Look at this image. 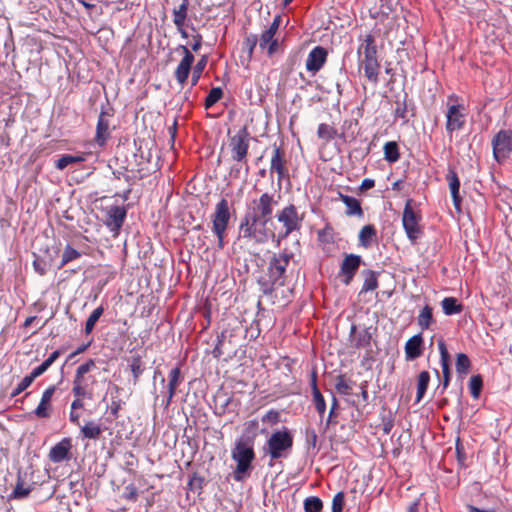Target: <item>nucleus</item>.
<instances>
[{
    "label": "nucleus",
    "mask_w": 512,
    "mask_h": 512,
    "mask_svg": "<svg viewBox=\"0 0 512 512\" xmlns=\"http://www.w3.org/2000/svg\"><path fill=\"white\" fill-rule=\"evenodd\" d=\"M278 204L273 194L263 193L251 203V208L245 213L239 233L243 238L253 239L257 243L268 241L270 232L267 224L272 218L274 207Z\"/></svg>",
    "instance_id": "f257e3e1"
},
{
    "label": "nucleus",
    "mask_w": 512,
    "mask_h": 512,
    "mask_svg": "<svg viewBox=\"0 0 512 512\" xmlns=\"http://www.w3.org/2000/svg\"><path fill=\"white\" fill-rule=\"evenodd\" d=\"M231 457L236 463L233 479L242 482L250 477L253 469L252 463L255 459L253 443L243 438L237 440L231 451Z\"/></svg>",
    "instance_id": "f03ea898"
},
{
    "label": "nucleus",
    "mask_w": 512,
    "mask_h": 512,
    "mask_svg": "<svg viewBox=\"0 0 512 512\" xmlns=\"http://www.w3.org/2000/svg\"><path fill=\"white\" fill-rule=\"evenodd\" d=\"M95 366V361L93 359H89L77 368L72 387V393L76 397L75 400L71 403L72 411L83 408V398L92 399L93 393L92 390L89 389V378H86L85 375L92 371Z\"/></svg>",
    "instance_id": "7ed1b4c3"
},
{
    "label": "nucleus",
    "mask_w": 512,
    "mask_h": 512,
    "mask_svg": "<svg viewBox=\"0 0 512 512\" xmlns=\"http://www.w3.org/2000/svg\"><path fill=\"white\" fill-rule=\"evenodd\" d=\"M358 55L359 57L363 56L361 63L367 79L373 83H377L380 65L377 60V47L373 35L367 34L364 36L358 48Z\"/></svg>",
    "instance_id": "20e7f679"
},
{
    "label": "nucleus",
    "mask_w": 512,
    "mask_h": 512,
    "mask_svg": "<svg viewBox=\"0 0 512 512\" xmlns=\"http://www.w3.org/2000/svg\"><path fill=\"white\" fill-rule=\"evenodd\" d=\"M231 220L230 206L226 199L222 198L216 205L211 215L212 232L216 235L218 249H223L226 230Z\"/></svg>",
    "instance_id": "39448f33"
},
{
    "label": "nucleus",
    "mask_w": 512,
    "mask_h": 512,
    "mask_svg": "<svg viewBox=\"0 0 512 512\" xmlns=\"http://www.w3.org/2000/svg\"><path fill=\"white\" fill-rule=\"evenodd\" d=\"M276 219L284 229L283 232L278 234L277 243L279 244L281 239L286 238L294 231L300 230L303 216L299 214L295 205L289 204L277 212Z\"/></svg>",
    "instance_id": "423d86ee"
},
{
    "label": "nucleus",
    "mask_w": 512,
    "mask_h": 512,
    "mask_svg": "<svg viewBox=\"0 0 512 512\" xmlns=\"http://www.w3.org/2000/svg\"><path fill=\"white\" fill-rule=\"evenodd\" d=\"M293 445V437L291 433L284 428L281 431L272 433L267 441L268 454L272 460L284 458L291 450Z\"/></svg>",
    "instance_id": "0eeeda50"
},
{
    "label": "nucleus",
    "mask_w": 512,
    "mask_h": 512,
    "mask_svg": "<svg viewBox=\"0 0 512 512\" xmlns=\"http://www.w3.org/2000/svg\"><path fill=\"white\" fill-rule=\"evenodd\" d=\"M421 216L416 213L412 207V200H408L405 204L402 214V224L408 239L415 243V241L422 234L421 226L419 224Z\"/></svg>",
    "instance_id": "6e6552de"
},
{
    "label": "nucleus",
    "mask_w": 512,
    "mask_h": 512,
    "mask_svg": "<svg viewBox=\"0 0 512 512\" xmlns=\"http://www.w3.org/2000/svg\"><path fill=\"white\" fill-rule=\"evenodd\" d=\"M250 143V134L246 127L239 129L229 140L231 157L234 161H246Z\"/></svg>",
    "instance_id": "1a4fd4ad"
},
{
    "label": "nucleus",
    "mask_w": 512,
    "mask_h": 512,
    "mask_svg": "<svg viewBox=\"0 0 512 512\" xmlns=\"http://www.w3.org/2000/svg\"><path fill=\"white\" fill-rule=\"evenodd\" d=\"M492 148L497 162L508 159L512 152V131L500 130L492 139Z\"/></svg>",
    "instance_id": "9d476101"
},
{
    "label": "nucleus",
    "mask_w": 512,
    "mask_h": 512,
    "mask_svg": "<svg viewBox=\"0 0 512 512\" xmlns=\"http://www.w3.org/2000/svg\"><path fill=\"white\" fill-rule=\"evenodd\" d=\"M291 257V253L284 251L278 255H274L270 260L268 271L273 284H277L279 286L284 285L285 272Z\"/></svg>",
    "instance_id": "9b49d317"
},
{
    "label": "nucleus",
    "mask_w": 512,
    "mask_h": 512,
    "mask_svg": "<svg viewBox=\"0 0 512 512\" xmlns=\"http://www.w3.org/2000/svg\"><path fill=\"white\" fill-rule=\"evenodd\" d=\"M465 108L461 104L448 105L446 111V131L452 136L455 131L461 130L465 125Z\"/></svg>",
    "instance_id": "f8f14e48"
},
{
    "label": "nucleus",
    "mask_w": 512,
    "mask_h": 512,
    "mask_svg": "<svg viewBox=\"0 0 512 512\" xmlns=\"http://www.w3.org/2000/svg\"><path fill=\"white\" fill-rule=\"evenodd\" d=\"M127 211L123 206L112 205L106 209L105 225L116 236L125 221Z\"/></svg>",
    "instance_id": "ddd939ff"
},
{
    "label": "nucleus",
    "mask_w": 512,
    "mask_h": 512,
    "mask_svg": "<svg viewBox=\"0 0 512 512\" xmlns=\"http://www.w3.org/2000/svg\"><path fill=\"white\" fill-rule=\"evenodd\" d=\"M270 173L277 174L278 186L281 187V182L288 178V168L286 167V158L285 153L281 150L280 147L274 145L271 163H270Z\"/></svg>",
    "instance_id": "4468645a"
},
{
    "label": "nucleus",
    "mask_w": 512,
    "mask_h": 512,
    "mask_svg": "<svg viewBox=\"0 0 512 512\" xmlns=\"http://www.w3.org/2000/svg\"><path fill=\"white\" fill-rule=\"evenodd\" d=\"M179 49L182 50L184 56L181 59L180 63L178 64L176 70H175V78L177 82L183 86L190 74V71L192 69V65L194 62V55L191 53V51L187 48L185 45H180Z\"/></svg>",
    "instance_id": "2eb2a0df"
},
{
    "label": "nucleus",
    "mask_w": 512,
    "mask_h": 512,
    "mask_svg": "<svg viewBox=\"0 0 512 512\" xmlns=\"http://www.w3.org/2000/svg\"><path fill=\"white\" fill-rule=\"evenodd\" d=\"M327 59V51L321 46L314 47L307 56L306 69L312 74L317 73L325 64Z\"/></svg>",
    "instance_id": "dca6fc26"
},
{
    "label": "nucleus",
    "mask_w": 512,
    "mask_h": 512,
    "mask_svg": "<svg viewBox=\"0 0 512 512\" xmlns=\"http://www.w3.org/2000/svg\"><path fill=\"white\" fill-rule=\"evenodd\" d=\"M112 114L108 111H101L96 126L95 142L99 146H104L110 137V119Z\"/></svg>",
    "instance_id": "f3484780"
},
{
    "label": "nucleus",
    "mask_w": 512,
    "mask_h": 512,
    "mask_svg": "<svg viewBox=\"0 0 512 512\" xmlns=\"http://www.w3.org/2000/svg\"><path fill=\"white\" fill-rule=\"evenodd\" d=\"M71 448V439L63 438L60 442H58L50 449L49 459L53 463H60L64 460H69Z\"/></svg>",
    "instance_id": "a211bd4d"
},
{
    "label": "nucleus",
    "mask_w": 512,
    "mask_h": 512,
    "mask_svg": "<svg viewBox=\"0 0 512 512\" xmlns=\"http://www.w3.org/2000/svg\"><path fill=\"white\" fill-rule=\"evenodd\" d=\"M56 391L55 386H49L46 388L41 396V400L38 406L34 410V414L37 418H48L52 412L51 401Z\"/></svg>",
    "instance_id": "6ab92c4d"
},
{
    "label": "nucleus",
    "mask_w": 512,
    "mask_h": 512,
    "mask_svg": "<svg viewBox=\"0 0 512 512\" xmlns=\"http://www.w3.org/2000/svg\"><path fill=\"white\" fill-rule=\"evenodd\" d=\"M276 33L277 32L267 28L261 33L258 39L260 49L266 50L269 56H273L279 48V40L276 37Z\"/></svg>",
    "instance_id": "aec40b11"
},
{
    "label": "nucleus",
    "mask_w": 512,
    "mask_h": 512,
    "mask_svg": "<svg viewBox=\"0 0 512 512\" xmlns=\"http://www.w3.org/2000/svg\"><path fill=\"white\" fill-rule=\"evenodd\" d=\"M361 263V257L355 254L347 255L341 264V273L345 276L344 283L348 285L353 279Z\"/></svg>",
    "instance_id": "412c9836"
},
{
    "label": "nucleus",
    "mask_w": 512,
    "mask_h": 512,
    "mask_svg": "<svg viewBox=\"0 0 512 512\" xmlns=\"http://www.w3.org/2000/svg\"><path fill=\"white\" fill-rule=\"evenodd\" d=\"M438 349L440 352V363L443 373V389H446L450 382V355L443 340L438 341Z\"/></svg>",
    "instance_id": "4be33fe9"
},
{
    "label": "nucleus",
    "mask_w": 512,
    "mask_h": 512,
    "mask_svg": "<svg viewBox=\"0 0 512 512\" xmlns=\"http://www.w3.org/2000/svg\"><path fill=\"white\" fill-rule=\"evenodd\" d=\"M422 343L423 338L421 334L411 337L405 344L406 358L410 360L418 358L422 354Z\"/></svg>",
    "instance_id": "5701e85b"
},
{
    "label": "nucleus",
    "mask_w": 512,
    "mask_h": 512,
    "mask_svg": "<svg viewBox=\"0 0 512 512\" xmlns=\"http://www.w3.org/2000/svg\"><path fill=\"white\" fill-rule=\"evenodd\" d=\"M181 383V371L180 368L175 367L171 369L168 375V391L165 401V407H168L175 395L176 388Z\"/></svg>",
    "instance_id": "b1692460"
},
{
    "label": "nucleus",
    "mask_w": 512,
    "mask_h": 512,
    "mask_svg": "<svg viewBox=\"0 0 512 512\" xmlns=\"http://www.w3.org/2000/svg\"><path fill=\"white\" fill-rule=\"evenodd\" d=\"M311 387H312V397H313V403H314L315 409L319 413L320 418H323L325 411H326V402L324 400L323 395L321 394L320 390L317 387L315 373H313Z\"/></svg>",
    "instance_id": "393cba45"
},
{
    "label": "nucleus",
    "mask_w": 512,
    "mask_h": 512,
    "mask_svg": "<svg viewBox=\"0 0 512 512\" xmlns=\"http://www.w3.org/2000/svg\"><path fill=\"white\" fill-rule=\"evenodd\" d=\"M340 198L347 208V210H346L347 215H349V216H354V215L362 216L363 215L361 204L358 199L348 196V195H343V194H340Z\"/></svg>",
    "instance_id": "a878e982"
},
{
    "label": "nucleus",
    "mask_w": 512,
    "mask_h": 512,
    "mask_svg": "<svg viewBox=\"0 0 512 512\" xmlns=\"http://www.w3.org/2000/svg\"><path fill=\"white\" fill-rule=\"evenodd\" d=\"M376 238V229L373 225H365L359 232V245L364 248L371 247Z\"/></svg>",
    "instance_id": "bb28decb"
},
{
    "label": "nucleus",
    "mask_w": 512,
    "mask_h": 512,
    "mask_svg": "<svg viewBox=\"0 0 512 512\" xmlns=\"http://www.w3.org/2000/svg\"><path fill=\"white\" fill-rule=\"evenodd\" d=\"M441 306L444 314L447 316L459 314L463 310L462 304L454 297H445L441 301Z\"/></svg>",
    "instance_id": "cd10ccee"
},
{
    "label": "nucleus",
    "mask_w": 512,
    "mask_h": 512,
    "mask_svg": "<svg viewBox=\"0 0 512 512\" xmlns=\"http://www.w3.org/2000/svg\"><path fill=\"white\" fill-rule=\"evenodd\" d=\"M417 322L422 330H426L431 326L434 320L433 309L430 305L427 304L420 310L419 315L417 317Z\"/></svg>",
    "instance_id": "c85d7f7f"
},
{
    "label": "nucleus",
    "mask_w": 512,
    "mask_h": 512,
    "mask_svg": "<svg viewBox=\"0 0 512 512\" xmlns=\"http://www.w3.org/2000/svg\"><path fill=\"white\" fill-rule=\"evenodd\" d=\"M189 0H182V3L173 9V23L175 26L185 25L188 13Z\"/></svg>",
    "instance_id": "c756f323"
},
{
    "label": "nucleus",
    "mask_w": 512,
    "mask_h": 512,
    "mask_svg": "<svg viewBox=\"0 0 512 512\" xmlns=\"http://www.w3.org/2000/svg\"><path fill=\"white\" fill-rule=\"evenodd\" d=\"M85 159H86L85 154H79V155L65 154V155H62L56 161L55 166L59 170H64L69 165L81 163V162L85 161Z\"/></svg>",
    "instance_id": "7c9ffc66"
},
{
    "label": "nucleus",
    "mask_w": 512,
    "mask_h": 512,
    "mask_svg": "<svg viewBox=\"0 0 512 512\" xmlns=\"http://www.w3.org/2000/svg\"><path fill=\"white\" fill-rule=\"evenodd\" d=\"M447 180L449 183L450 192L453 198V202L455 206H458L460 203L459 189H460V181L457 174L454 171H449L447 174Z\"/></svg>",
    "instance_id": "2f4dec72"
},
{
    "label": "nucleus",
    "mask_w": 512,
    "mask_h": 512,
    "mask_svg": "<svg viewBox=\"0 0 512 512\" xmlns=\"http://www.w3.org/2000/svg\"><path fill=\"white\" fill-rule=\"evenodd\" d=\"M430 381V375L427 371H422L418 375L417 379V395H416V402H420L422 398L424 397L428 384Z\"/></svg>",
    "instance_id": "473e14b6"
},
{
    "label": "nucleus",
    "mask_w": 512,
    "mask_h": 512,
    "mask_svg": "<svg viewBox=\"0 0 512 512\" xmlns=\"http://www.w3.org/2000/svg\"><path fill=\"white\" fill-rule=\"evenodd\" d=\"M400 157L398 145L394 141L387 142L384 145V158L389 163H395Z\"/></svg>",
    "instance_id": "72a5a7b5"
},
{
    "label": "nucleus",
    "mask_w": 512,
    "mask_h": 512,
    "mask_svg": "<svg viewBox=\"0 0 512 512\" xmlns=\"http://www.w3.org/2000/svg\"><path fill=\"white\" fill-rule=\"evenodd\" d=\"M81 432L83 437L88 439H96L101 434L102 430L100 425L96 424L93 421L87 422L84 426L81 427Z\"/></svg>",
    "instance_id": "f704fd0d"
},
{
    "label": "nucleus",
    "mask_w": 512,
    "mask_h": 512,
    "mask_svg": "<svg viewBox=\"0 0 512 512\" xmlns=\"http://www.w3.org/2000/svg\"><path fill=\"white\" fill-rule=\"evenodd\" d=\"M336 134V129L331 125L322 123L318 126L317 135L326 143L334 139Z\"/></svg>",
    "instance_id": "c9c22d12"
},
{
    "label": "nucleus",
    "mask_w": 512,
    "mask_h": 512,
    "mask_svg": "<svg viewBox=\"0 0 512 512\" xmlns=\"http://www.w3.org/2000/svg\"><path fill=\"white\" fill-rule=\"evenodd\" d=\"M378 287L377 274L374 271L368 270L365 272V279L361 289V293L373 291Z\"/></svg>",
    "instance_id": "e433bc0d"
},
{
    "label": "nucleus",
    "mask_w": 512,
    "mask_h": 512,
    "mask_svg": "<svg viewBox=\"0 0 512 512\" xmlns=\"http://www.w3.org/2000/svg\"><path fill=\"white\" fill-rule=\"evenodd\" d=\"M81 256L80 252L71 247L70 245H67L64 249V252L62 254V260L60 262V265L58 266L59 269L64 267L69 262L78 259Z\"/></svg>",
    "instance_id": "4c0bfd02"
},
{
    "label": "nucleus",
    "mask_w": 512,
    "mask_h": 512,
    "mask_svg": "<svg viewBox=\"0 0 512 512\" xmlns=\"http://www.w3.org/2000/svg\"><path fill=\"white\" fill-rule=\"evenodd\" d=\"M323 508L322 500L319 497H308L304 501L305 512H321Z\"/></svg>",
    "instance_id": "58836bf2"
},
{
    "label": "nucleus",
    "mask_w": 512,
    "mask_h": 512,
    "mask_svg": "<svg viewBox=\"0 0 512 512\" xmlns=\"http://www.w3.org/2000/svg\"><path fill=\"white\" fill-rule=\"evenodd\" d=\"M470 360L464 353H459L456 359V371L460 375H466L470 369Z\"/></svg>",
    "instance_id": "ea45409f"
},
{
    "label": "nucleus",
    "mask_w": 512,
    "mask_h": 512,
    "mask_svg": "<svg viewBox=\"0 0 512 512\" xmlns=\"http://www.w3.org/2000/svg\"><path fill=\"white\" fill-rule=\"evenodd\" d=\"M207 61H208V58H207V56L204 55L194 66L193 71H192V78H191L192 86H195L198 83V81L201 77V74L207 65Z\"/></svg>",
    "instance_id": "a19ab883"
},
{
    "label": "nucleus",
    "mask_w": 512,
    "mask_h": 512,
    "mask_svg": "<svg viewBox=\"0 0 512 512\" xmlns=\"http://www.w3.org/2000/svg\"><path fill=\"white\" fill-rule=\"evenodd\" d=\"M104 312V308L102 306L96 308L88 317L86 324H85V333L90 334L92 330L94 329V326L96 322L99 320V318L102 316Z\"/></svg>",
    "instance_id": "79ce46f5"
},
{
    "label": "nucleus",
    "mask_w": 512,
    "mask_h": 512,
    "mask_svg": "<svg viewBox=\"0 0 512 512\" xmlns=\"http://www.w3.org/2000/svg\"><path fill=\"white\" fill-rule=\"evenodd\" d=\"M223 95V91L220 87H214L212 88L206 99H205V107L208 109L212 107L215 103H217Z\"/></svg>",
    "instance_id": "37998d69"
},
{
    "label": "nucleus",
    "mask_w": 512,
    "mask_h": 512,
    "mask_svg": "<svg viewBox=\"0 0 512 512\" xmlns=\"http://www.w3.org/2000/svg\"><path fill=\"white\" fill-rule=\"evenodd\" d=\"M482 378L480 375H474L470 378L469 388L473 398L477 399L482 389Z\"/></svg>",
    "instance_id": "c03bdc74"
},
{
    "label": "nucleus",
    "mask_w": 512,
    "mask_h": 512,
    "mask_svg": "<svg viewBox=\"0 0 512 512\" xmlns=\"http://www.w3.org/2000/svg\"><path fill=\"white\" fill-rule=\"evenodd\" d=\"M130 370L133 375V383L136 384L139 380L140 375L143 373L141 359L134 357L130 363Z\"/></svg>",
    "instance_id": "a18cd8bd"
},
{
    "label": "nucleus",
    "mask_w": 512,
    "mask_h": 512,
    "mask_svg": "<svg viewBox=\"0 0 512 512\" xmlns=\"http://www.w3.org/2000/svg\"><path fill=\"white\" fill-rule=\"evenodd\" d=\"M33 379L30 375L25 376L12 391L11 396L16 397L25 391L33 383Z\"/></svg>",
    "instance_id": "49530a36"
},
{
    "label": "nucleus",
    "mask_w": 512,
    "mask_h": 512,
    "mask_svg": "<svg viewBox=\"0 0 512 512\" xmlns=\"http://www.w3.org/2000/svg\"><path fill=\"white\" fill-rule=\"evenodd\" d=\"M258 42V37L254 34L247 36L243 42V47L248 53V57L251 58Z\"/></svg>",
    "instance_id": "de8ad7c7"
},
{
    "label": "nucleus",
    "mask_w": 512,
    "mask_h": 512,
    "mask_svg": "<svg viewBox=\"0 0 512 512\" xmlns=\"http://www.w3.org/2000/svg\"><path fill=\"white\" fill-rule=\"evenodd\" d=\"M30 492V487H25L22 482L18 481L13 490L12 497L15 499H22L27 497Z\"/></svg>",
    "instance_id": "09e8293b"
},
{
    "label": "nucleus",
    "mask_w": 512,
    "mask_h": 512,
    "mask_svg": "<svg viewBox=\"0 0 512 512\" xmlns=\"http://www.w3.org/2000/svg\"><path fill=\"white\" fill-rule=\"evenodd\" d=\"M345 501L344 492L340 491L333 497L332 512H342Z\"/></svg>",
    "instance_id": "8fccbe9b"
},
{
    "label": "nucleus",
    "mask_w": 512,
    "mask_h": 512,
    "mask_svg": "<svg viewBox=\"0 0 512 512\" xmlns=\"http://www.w3.org/2000/svg\"><path fill=\"white\" fill-rule=\"evenodd\" d=\"M123 404L124 402L121 399L117 398V396L113 397V399L111 400L109 410L114 418H117L119 416V411L122 408Z\"/></svg>",
    "instance_id": "3c124183"
},
{
    "label": "nucleus",
    "mask_w": 512,
    "mask_h": 512,
    "mask_svg": "<svg viewBox=\"0 0 512 512\" xmlns=\"http://www.w3.org/2000/svg\"><path fill=\"white\" fill-rule=\"evenodd\" d=\"M138 497V490L133 484H129L125 487L123 498L129 501H136Z\"/></svg>",
    "instance_id": "603ef678"
},
{
    "label": "nucleus",
    "mask_w": 512,
    "mask_h": 512,
    "mask_svg": "<svg viewBox=\"0 0 512 512\" xmlns=\"http://www.w3.org/2000/svg\"><path fill=\"white\" fill-rule=\"evenodd\" d=\"M335 388L340 394H344V395L349 394V392L351 390V386L348 384V382L342 376H340L337 379Z\"/></svg>",
    "instance_id": "864d4df0"
},
{
    "label": "nucleus",
    "mask_w": 512,
    "mask_h": 512,
    "mask_svg": "<svg viewBox=\"0 0 512 512\" xmlns=\"http://www.w3.org/2000/svg\"><path fill=\"white\" fill-rule=\"evenodd\" d=\"M264 423L276 424L279 421V412L275 410H269L263 417Z\"/></svg>",
    "instance_id": "5fc2aeb1"
},
{
    "label": "nucleus",
    "mask_w": 512,
    "mask_h": 512,
    "mask_svg": "<svg viewBox=\"0 0 512 512\" xmlns=\"http://www.w3.org/2000/svg\"><path fill=\"white\" fill-rule=\"evenodd\" d=\"M60 356V351L56 350L43 362V365L48 369Z\"/></svg>",
    "instance_id": "6e6d98bb"
},
{
    "label": "nucleus",
    "mask_w": 512,
    "mask_h": 512,
    "mask_svg": "<svg viewBox=\"0 0 512 512\" xmlns=\"http://www.w3.org/2000/svg\"><path fill=\"white\" fill-rule=\"evenodd\" d=\"M60 356V351L56 350L43 362V365L48 369Z\"/></svg>",
    "instance_id": "4d7b16f0"
},
{
    "label": "nucleus",
    "mask_w": 512,
    "mask_h": 512,
    "mask_svg": "<svg viewBox=\"0 0 512 512\" xmlns=\"http://www.w3.org/2000/svg\"><path fill=\"white\" fill-rule=\"evenodd\" d=\"M60 356V351L56 350L43 362V365L48 369Z\"/></svg>",
    "instance_id": "13d9d810"
},
{
    "label": "nucleus",
    "mask_w": 512,
    "mask_h": 512,
    "mask_svg": "<svg viewBox=\"0 0 512 512\" xmlns=\"http://www.w3.org/2000/svg\"><path fill=\"white\" fill-rule=\"evenodd\" d=\"M60 356V351L56 350L43 362V365L48 369Z\"/></svg>",
    "instance_id": "bf43d9fd"
},
{
    "label": "nucleus",
    "mask_w": 512,
    "mask_h": 512,
    "mask_svg": "<svg viewBox=\"0 0 512 512\" xmlns=\"http://www.w3.org/2000/svg\"><path fill=\"white\" fill-rule=\"evenodd\" d=\"M46 371L47 368L42 363L41 365L35 367L29 375L32 377L33 380H35L37 377H39Z\"/></svg>",
    "instance_id": "052dcab7"
},
{
    "label": "nucleus",
    "mask_w": 512,
    "mask_h": 512,
    "mask_svg": "<svg viewBox=\"0 0 512 512\" xmlns=\"http://www.w3.org/2000/svg\"><path fill=\"white\" fill-rule=\"evenodd\" d=\"M121 390H122V388L119 387L118 385L110 383L108 386V393H110V395H111V400L115 396H117V398H119V393L121 392Z\"/></svg>",
    "instance_id": "680f3d73"
},
{
    "label": "nucleus",
    "mask_w": 512,
    "mask_h": 512,
    "mask_svg": "<svg viewBox=\"0 0 512 512\" xmlns=\"http://www.w3.org/2000/svg\"><path fill=\"white\" fill-rule=\"evenodd\" d=\"M281 22H282L281 15H276L268 28L277 32L281 25Z\"/></svg>",
    "instance_id": "e2e57ef3"
},
{
    "label": "nucleus",
    "mask_w": 512,
    "mask_h": 512,
    "mask_svg": "<svg viewBox=\"0 0 512 512\" xmlns=\"http://www.w3.org/2000/svg\"><path fill=\"white\" fill-rule=\"evenodd\" d=\"M375 185V181L373 179H370V178H366L362 181L361 183V190H369L371 188H373Z\"/></svg>",
    "instance_id": "0e129e2a"
},
{
    "label": "nucleus",
    "mask_w": 512,
    "mask_h": 512,
    "mask_svg": "<svg viewBox=\"0 0 512 512\" xmlns=\"http://www.w3.org/2000/svg\"><path fill=\"white\" fill-rule=\"evenodd\" d=\"M202 45V36L200 34H196L194 36V43L192 44V50L197 52Z\"/></svg>",
    "instance_id": "69168bd1"
},
{
    "label": "nucleus",
    "mask_w": 512,
    "mask_h": 512,
    "mask_svg": "<svg viewBox=\"0 0 512 512\" xmlns=\"http://www.w3.org/2000/svg\"><path fill=\"white\" fill-rule=\"evenodd\" d=\"M90 346V343L83 344L79 346L73 353L69 355V359L74 358L76 355L81 354L87 350V348Z\"/></svg>",
    "instance_id": "338daca9"
},
{
    "label": "nucleus",
    "mask_w": 512,
    "mask_h": 512,
    "mask_svg": "<svg viewBox=\"0 0 512 512\" xmlns=\"http://www.w3.org/2000/svg\"><path fill=\"white\" fill-rule=\"evenodd\" d=\"M79 418H80V415L78 413L75 412V410H71L70 411V414H69V419L70 421L75 424V425H79L80 422H79Z\"/></svg>",
    "instance_id": "774afa93"
}]
</instances>
